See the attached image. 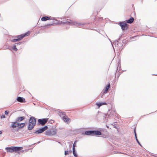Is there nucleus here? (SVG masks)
Segmentation results:
<instances>
[{
	"label": "nucleus",
	"instance_id": "1",
	"mask_svg": "<svg viewBox=\"0 0 157 157\" xmlns=\"http://www.w3.org/2000/svg\"><path fill=\"white\" fill-rule=\"evenodd\" d=\"M60 24H67L70 25H75L78 27L80 28L85 27L86 24L81 22H78L75 21H71L69 19H67L66 20H62L61 21Z\"/></svg>",
	"mask_w": 157,
	"mask_h": 157
},
{
	"label": "nucleus",
	"instance_id": "2",
	"mask_svg": "<svg viewBox=\"0 0 157 157\" xmlns=\"http://www.w3.org/2000/svg\"><path fill=\"white\" fill-rule=\"evenodd\" d=\"M36 123V119L33 117H30L29 120V124L28 129L29 130H32L35 126Z\"/></svg>",
	"mask_w": 157,
	"mask_h": 157
},
{
	"label": "nucleus",
	"instance_id": "3",
	"mask_svg": "<svg viewBox=\"0 0 157 157\" xmlns=\"http://www.w3.org/2000/svg\"><path fill=\"white\" fill-rule=\"evenodd\" d=\"M23 149L22 147L12 146L9 147H6L5 148L7 152L11 153L14 152H17L20 151Z\"/></svg>",
	"mask_w": 157,
	"mask_h": 157
},
{
	"label": "nucleus",
	"instance_id": "4",
	"mask_svg": "<svg viewBox=\"0 0 157 157\" xmlns=\"http://www.w3.org/2000/svg\"><path fill=\"white\" fill-rule=\"evenodd\" d=\"M30 33L29 32H28L24 34H22L21 35L16 36H15V37L17 38V39H13L12 40H11V41L12 42H15L16 41H19L20 40H21V39H22L24 37L26 36H28L29 35Z\"/></svg>",
	"mask_w": 157,
	"mask_h": 157
},
{
	"label": "nucleus",
	"instance_id": "5",
	"mask_svg": "<svg viewBox=\"0 0 157 157\" xmlns=\"http://www.w3.org/2000/svg\"><path fill=\"white\" fill-rule=\"evenodd\" d=\"M48 118H42L39 119L38 121V125L41 124L44 125L48 121Z\"/></svg>",
	"mask_w": 157,
	"mask_h": 157
},
{
	"label": "nucleus",
	"instance_id": "6",
	"mask_svg": "<svg viewBox=\"0 0 157 157\" xmlns=\"http://www.w3.org/2000/svg\"><path fill=\"white\" fill-rule=\"evenodd\" d=\"M48 128L47 126H45L44 127L40 128L39 130L36 131L34 132V133L39 134L43 132L44 131L46 130Z\"/></svg>",
	"mask_w": 157,
	"mask_h": 157
},
{
	"label": "nucleus",
	"instance_id": "7",
	"mask_svg": "<svg viewBox=\"0 0 157 157\" xmlns=\"http://www.w3.org/2000/svg\"><path fill=\"white\" fill-rule=\"evenodd\" d=\"M119 24L123 30H125L127 29V24L124 22H120Z\"/></svg>",
	"mask_w": 157,
	"mask_h": 157
},
{
	"label": "nucleus",
	"instance_id": "8",
	"mask_svg": "<svg viewBox=\"0 0 157 157\" xmlns=\"http://www.w3.org/2000/svg\"><path fill=\"white\" fill-rule=\"evenodd\" d=\"M114 45L115 47H117L119 49H122V43L119 42L118 41H115Z\"/></svg>",
	"mask_w": 157,
	"mask_h": 157
},
{
	"label": "nucleus",
	"instance_id": "9",
	"mask_svg": "<svg viewBox=\"0 0 157 157\" xmlns=\"http://www.w3.org/2000/svg\"><path fill=\"white\" fill-rule=\"evenodd\" d=\"M19 124L16 121L15 122H13L12 123V124L10 126V128H17V127L19 126Z\"/></svg>",
	"mask_w": 157,
	"mask_h": 157
},
{
	"label": "nucleus",
	"instance_id": "10",
	"mask_svg": "<svg viewBox=\"0 0 157 157\" xmlns=\"http://www.w3.org/2000/svg\"><path fill=\"white\" fill-rule=\"evenodd\" d=\"M102 135L101 132L98 130H93V136H99Z\"/></svg>",
	"mask_w": 157,
	"mask_h": 157
},
{
	"label": "nucleus",
	"instance_id": "11",
	"mask_svg": "<svg viewBox=\"0 0 157 157\" xmlns=\"http://www.w3.org/2000/svg\"><path fill=\"white\" fill-rule=\"evenodd\" d=\"M17 100L18 101L20 102H25V98L20 97H17Z\"/></svg>",
	"mask_w": 157,
	"mask_h": 157
},
{
	"label": "nucleus",
	"instance_id": "12",
	"mask_svg": "<svg viewBox=\"0 0 157 157\" xmlns=\"http://www.w3.org/2000/svg\"><path fill=\"white\" fill-rule=\"evenodd\" d=\"M62 119L64 121L67 123H69L70 121V120L67 116H64V117L62 118Z\"/></svg>",
	"mask_w": 157,
	"mask_h": 157
},
{
	"label": "nucleus",
	"instance_id": "13",
	"mask_svg": "<svg viewBox=\"0 0 157 157\" xmlns=\"http://www.w3.org/2000/svg\"><path fill=\"white\" fill-rule=\"evenodd\" d=\"M46 132V134L49 136L53 135L56 134V132L54 131H53L52 132L47 131Z\"/></svg>",
	"mask_w": 157,
	"mask_h": 157
},
{
	"label": "nucleus",
	"instance_id": "14",
	"mask_svg": "<svg viewBox=\"0 0 157 157\" xmlns=\"http://www.w3.org/2000/svg\"><path fill=\"white\" fill-rule=\"evenodd\" d=\"M84 134L86 135L93 136V130L86 131Z\"/></svg>",
	"mask_w": 157,
	"mask_h": 157
},
{
	"label": "nucleus",
	"instance_id": "15",
	"mask_svg": "<svg viewBox=\"0 0 157 157\" xmlns=\"http://www.w3.org/2000/svg\"><path fill=\"white\" fill-rule=\"evenodd\" d=\"M24 119V117H18L16 119V121L17 122L18 121H23Z\"/></svg>",
	"mask_w": 157,
	"mask_h": 157
},
{
	"label": "nucleus",
	"instance_id": "16",
	"mask_svg": "<svg viewBox=\"0 0 157 157\" xmlns=\"http://www.w3.org/2000/svg\"><path fill=\"white\" fill-rule=\"evenodd\" d=\"M50 19V17L48 16L43 17L41 18V20L42 21H46Z\"/></svg>",
	"mask_w": 157,
	"mask_h": 157
},
{
	"label": "nucleus",
	"instance_id": "17",
	"mask_svg": "<svg viewBox=\"0 0 157 157\" xmlns=\"http://www.w3.org/2000/svg\"><path fill=\"white\" fill-rule=\"evenodd\" d=\"M134 20V18L131 17L129 19L127 20V22L128 23L131 24L133 22Z\"/></svg>",
	"mask_w": 157,
	"mask_h": 157
},
{
	"label": "nucleus",
	"instance_id": "18",
	"mask_svg": "<svg viewBox=\"0 0 157 157\" xmlns=\"http://www.w3.org/2000/svg\"><path fill=\"white\" fill-rule=\"evenodd\" d=\"M59 115L60 117L62 118L66 116V113L65 112H59Z\"/></svg>",
	"mask_w": 157,
	"mask_h": 157
},
{
	"label": "nucleus",
	"instance_id": "19",
	"mask_svg": "<svg viewBox=\"0 0 157 157\" xmlns=\"http://www.w3.org/2000/svg\"><path fill=\"white\" fill-rule=\"evenodd\" d=\"M134 134H135V138H136V140L137 143L139 144V145H140L141 146H142L141 144H140V143L139 141L137 138V136H136V132L135 129H134Z\"/></svg>",
	"mask_w": 157,
	"mask_h": 157
},
{
	"label": "nucleus",
	"instance_id": "20",
	"mask_svg": "<svg viewBox=\"0 0 157 157\" xmlns=\"http://www.w3.org/2000/svg\"><path fill=\"white\" fill-rule=\"evenodd\" d=\"M110 111L111 112V115L114 116V115L116 113V111L115 109H111Z\"/></svg>",
	"mask_w": 157,
	"mask_h": 157
},
{
	"label": "nucleus",
	"instance_id": "21",
	"mask_svg": "<svg viewBox=\"0 0 157 157\" xmlns=\"http://www.w3.org/2000/svg\"><path fill=\"white\" fill-rule=\"evenodd\" d=\"M107 103L106 102H101L99 103H97L96 104V105L100 107L101 106L104 105H106Z\"/></svg>",
	"mask_w": 157,
	"mask_h": 157
},
{
	"label": "nucleus",
	"instance_id": "22",
	"mask_svg": "<svg viewBox=\"0 0 157 157\" xmlns=\"http://www.w3.org/2000/svg\"><path fill=\"white\" fill-rule=\"evenodd\" d=\"M72 151H73V153L75 157H77V155L76 153V152L75 151V149H72Z\"/></svg>",
	"mask_w": 157,
	"mask_h": 157
},
{
	"label": "nucleus",
	"instance_id": "23",
	"mask_svg": "<svg viewBox=\"0 0 157 157\" xmlns=\"http://www.w3.org/2000/svg\"><path fill=\"white\" fill-rule=\"evenodd\" d=\"M54 24V23H53V24H48V25H45L44 26V28H48L49 27V26H50L53 25Z\"/></svg>",
	"mask_w": 157,
	"mask_h": 157
},
{
	"label": "nucleus",
	"instance_id": "24",
	"mask_svg": "<svg viewBox=\"0 0 157 157\" xmlns=\"http://www.w3.org/2000/svg\"><path fill=\"white\" fill-rule=\"evenodd\" d=\"M25 125V124L24 123H21L19 124V128H22Z\"/></svg>",
	"mask_w": 157,
	"mask_h": 157
},
{
	"label": "nucleus",
	"instance_id": "25",
	"mask_svg": "<svg viewBox=\"0 0 157 157\" xmlns=\"http://www.w3.org/2000/svg\"><path fill=\"white\" fill-rule=\"evenodd\" d=\"M13 49L15 51H17V49L16 48V45H14L13 47H12Z\"/></svg>",
	"mask_w": 157,
	"mask_h": 157
},
{
	"label": "nucleus",
	"instance_id": "26",
	"mask_svg": "<svg viewBox=\"0 0 157 157\" xmlns=\"http://www.w3.org/2000/svg\"><path fill=\"white\" fill-rule=\"evenodd\" d=\"M110 84H108L107 86L105 87V88L106 90H108L109 89V87H110Z\"/></svg>",
	"mask_w": 157,
	"mask_h": 157
},
{
	"label": "nucleus",
	"instance_id": "27",
	"mask_svg": "<svg viewBox=\"0 0 157 157\" xmlns=\"http://www.w3.org/2000/svg\"><path fill=\"white\" fill-rule=\"evenodd\" d=\"M107 90H106L105 89H104L102 91V94H105L107 92Z\"/></svg>",
	"mask_w": 157,
	"mask_h": 157
},
{
	"label": "nucleus",
	"instance_id": "28",
	"mask_svg": "<svg viewBox=\"0 0 157 157\" xmlns=\"http://www.w3.org/2000/svg\"><path fill=\"white\" fill-rule=\"evenodd\" d=\"M76 142V141H75L73 145L72 149H75V144Z\"/></svg>",
	"mask_w": 157,
	"mask_h": 157
},
{
	"label": "nucleus",
	"instance_id": "29",
	"mask_svg": "<svg viewBox=\"0 0 157 157\" xmlns=\"http://www.w3.org/2000/svg\"><path fill=\"white\" fill-rule=\"evenodd\" d=\"M22 42H19L17 43H15L14 45H16V46L17 47L18 45H20L21 44Z\"/></svg>",
	"mask_w": 157,
	"mask_h": 157
},
{
	"label": "nucleus",
	"instance_id": "30",
	"mask_svg": "<svg viewBox=\"0 0 157 157\" xmlns=\"http://www.w3.org/2000/svg\"><path fill=\"white\" fill-rule=\"evenodd\" d=\"M54 122V121L53 120H51L48 121V123L50 124H52Z\"/></svg>",
	"mask_w": 157,
	"mask_h": 157
},
{
	"label": "nucleus",
	"instance_id": "31",
	"mask_svg": "<svg viewBox=\"0 0 157 157\" xmlns=\"http://www.w3.org/2000/svg\"><path fill=\"white\" fill-rule=\"evenodd\" d=\"M68 154V151H65L64 152V155H66Z\"/></svg>",
	"mask_w": 157,
	"mask_h": 157
},
{
	"label": "nucleus",
	"instance_id": "32",
	"mask_svg": "<svg viewBox=\"0 0 157 157\" xmlns=\"http://www.w3.org/2000/svg\"><path fill=\"white\" fill-rule=\"evenodd\" d=\"M5 113L6 115H7L9 113V111L7 110L5 111Z\"/></svg>",
	"mask_w": 157,
	"mask_h": 157
},
{
	"label": "nucleus",
	"instance_id": "33",
	"mask_svg": "<svg viewBox=\"0 0 157 157\" xmlns=\"http://www.w3.org/2000/svg\"><path fill=\"white\" fill-rule=\"evenodd\" d=\"M5 118V116L4 115H2L1 116V118Z\"/></svg>",
	"mask_w": 157,
	"mask_h": 157
},
{
	"label": "nucleus",
	"instance_id": "34",
	"mask_svg": "<svg viewBox=\"0 0 157 157\" xmlns=\"http://www.w3.org/2000/svg\"><path fill=\"white\" fill-rule=\"evenodd\" d=\"M2 131H0V135L2 134Z\"/></svg>",
	"mask_w": 157,
	"mask_h": 157
},
{
	"label": "nucleus",
	"instance_id": "35",
	"mask_svg": "<svg viewBox=\"0 0 157 157\" xmlns=\"http://www.w3.org/2000/svg\"><path fill=\"white\" fill-rule=\"evenodd\" d=\"M153 154L152 153V154H151V156H154V155H153Z\"/></svg>",
	"mask_w": 157,
	"mask_h": 157
},
{
	"label": "nucleus",
	"instance_id": "36",
	"mask_svg": "<svg viewBox=\"0 0 157 157\" xmlns=\"http://www.w3.org/2000/svg\"><path fill=\"white\" fill-rule=\"evenodd\" d=\"M106 127H107V128H109V126H108L107 125H106Z\"/></svg>",
	"mask_w": 157,
	"mask_h": 157
},
{
	"label": "nucleus",
	"instance_id": "37",
	"mask_svg": "<svg viewBox=\"0 0 157 157\" xmlns=\"http://www.w3.org/2000/svg\"><path fill=\"white\" fill-rule=\"evenodd\" d=\"M71 152V150H70V152Z\"/></svg>",
	"mask_w": 157,
	"mask_h": 157
},
{
	"label": "nucleus",
	"instance_id": "38",
	"mask_svg": "<svg viewBox=\"0 0 157 157\" xmlns=\"http://www.w3.org/2000/svg\"><path fill=\"white\" fill-rule=\"evenodd\" d=\"M102 19H103V18L102 17L101 18V19L102 20Z\"/></svg>",
	"mask_w": 157,
	"mask_h": 157
}]
</instances>
